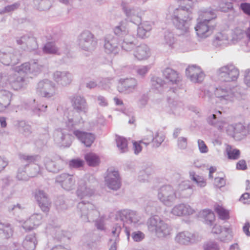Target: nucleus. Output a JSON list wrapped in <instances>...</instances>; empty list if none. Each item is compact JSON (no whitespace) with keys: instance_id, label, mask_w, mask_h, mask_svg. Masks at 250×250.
I'll list each match as a JSON object with an SVG mask.
<instances>
[{"instance_id":"nucleus-1","label":"nucleus","mask_w":250,"mask_h":250,"mask_svg":"<svg viewBox=\"0 0 250 250\" xmlns=\"http://www.w3.org/2000/svg\"><path fill=\"white\" fill-rule=\"evenodd\" d=\"M69 118L65 122V127L58 128L54 134V140L62 146L69 147L74 140L72 134L86 147H90L95 139V135L91 133L83 131L76 128L80 120Z\"/></svg>"},{"instance_id":"nucleus-2","label":"nucleus","mask_w":250,"mask_h":250,"mask_svg":"<svg viewBox=\"0 0 250 250\" xmlns=\"http://www.w3.org/2000/svg\"><path fill=\"white\" fill-rule=\"evenodd\" d=\"M168 9L173 24L181 32V35H185L188 40L190 39L188 22L191 19L190 5L188 7L181 6L175 9L170 7Z\"/></svg>"},{"instance_id":"nucleus-3","label":"nucleus","mask_w":250,"mask_h":250,"mask_svg":"<svg viewBox=\"0 0 250 250\" xmlns=\"http://www.w3.org/2000/svg\"><path fill=\"white\" fill-rule=\"evenodd\" d=\"M18 66L13 68L8 74L0 73V86L2 87L9 84L15 90L23 88L26 84L25 75L23 72L18 71Z\"/></svg>"},{"instance_id":"nucleus-4","label":"nucleus","mask_w":250,"mask_h":250,"mask_svg":"<svg viewBox=\"0 0 250 250\" xmlns=\"http://www.w3.org/2000/svg\"><path fill=\"white\" fill-rule=\"evenodd\" d=\"M147 229L159 239L169 237L172 230L171 227L159 216L155 215L148 219L146 222Z\"/></svg>"},{"instance_id":"nucleus-5","label":"nucleus","mask_w":250,"mask_h":250,"mask_svg":"<svg viewBox=\"0 0 250 250\" xmlns=\"http://www.w3.org/2000/svg\"><path fill=\"white\" fill-rule=\"evenodd\" d=\"M114 34L120 38L121 46L125 51H130L136 46L135 38L129 34L126 22L122 21L114 29Z\"/></svg>"},{"instance_id":"nucleus-6","label":"nucleus","mask_w":250,"mask_h":250,"mask_svg":"<svg viewBox=\"0 0 250 250\" xmlns=\"http://www.w3.org/2000/svg\"><path fill=\"white\" fill-rule=\"evenodd\" d=\"M238 90H240L239 87H236L232 89L229 84H221L215 88L214 93L221 102L227 103L239 97V96L241 95V93L240 91L238 92Z\"/></svg>"},{"instance_id":"nucleus-7","label":"nucleus","mask_w":250,"mask_h":250,"mask_svg":"<svg viewBox=\"0 0 250 250\" xmlns=\"http://www.w3.org/2000/svg\"><path fill=\"white\" fill-rule=\"evenodd\" d=\"M78 212L83 222L94 221L100 216V212L96 206L88 201H82L77 205Z\"/></svg>"},{"instance_id":"nucleus-8","label":"nucleus","mask_w":250,"mask_h":250,"mask_svg":"<svg viewBox=\"0 0 250 250\" xmlns=\"http://www.w3.org/2000/svg\"><path fill=\"white\" fill-rule=\"evenodd\" d=\"M216 75L221 81L233 82L238 79L239 71L235 65L232 63H229L217 69Z\"/></svg>"},{"instance_id":"nucleus-9","label":"nucleus","mask_w":250,"mask_h":250,"mask_svg":"<svg viewBox=\"0 0 250 250\" xmlns=\"http://www.w3.org/2000/svg\"><path fill=\"white\" fill-rule=\"evenodd\" d=\"M158 199L165 206H171L177 199V191L170 185L162 186L158 191Z\"/></svg>"},{"instance_id":"nucleus-10","label":"nucleus","mask_w":250,"mask_h":250,"mask_svg":"<svg viewBox=\"0 0 250 250\" xmlns=\"http://www.w3.org/2000/svg\"><path fill=\"white\" fill-rule=\"evenodd\" d=\"M77 42L80 48L87 51L93 50L97 44L94 35L88 30L83 31L79 36Z\"/></svg>"},{"instance_id":"nucleus-11","label":"nucleus","mask_w":250,"mask_h":250,"mask_svg":"<svg viewBox=\"0 0 250 250\" xmlns=\"http://www.w3.org/2000/svg\"><path fill=\"white\" fill-rule=\"evenodd\" d=\"M44 65L41 61L33 59L19 66L18 71L23 72L26 75L29 73L37 75L42 71Z\"/></svg>"},{"instance_id":"nucleus-12","label":"nucleus","mask_w":250,"mask_h":250,"mask_svg":"<svg viewBox=\"0 0 250 250\" xmlns=\"http://www.w3.org/2000/svg\"><path fill=\"white\" fill-rule=\"evenodd\" d=\"M37 93L45 98L53 97L56 93L55 84L47 79L40 81L37 85Z\"/></svg>"},{"instance_id":"nucleus-13","label":"nucleus","mask_w":250,"mask_h":250,"mask_svg":"<svg viewBox=\"0 0 250 250\" xmlns=\"http://www.w3.org/2000/svg\"><path fill=\"white\" fill-rule=\"evenodd\" d=\"M94 193V188L89 182V180L85 178L79 180L76 191L77 196L80 199L86 196H91Z\"/></svg>"},{"instance_id":"nucleus-14","label":"nucleus","mask_w":250,"mask_h":250,"mask_svg":"<svg viewBox=\"0 0 250 250\" xmlns=\"http://www.w3.org/2000/svg\"><path fill=\"white\" fill-rule=\"evenodd\" d=\"M216 26V23L210 24L201 21H198L195 27L197 35L200 38L205 39L210 36Z\"/></svg>"},{"instance_id":"nucleus-15","label":"nucleus","mask_w":250,"mask_h":250,"mask_svg":"<svg viewBox=\"0 0 250 250\" xmlns=\"http://www.w3.org/2000/svg\"><path fill=\"white\" fill-rule=\"evenodd\" d=\"M19 61L18 52L12 48L0 52V62L5 65H14Z\"/></svg>"},{"instance_id":"nucleus-16","label":"nucleus","mask_w":250,"mask_h":250,"mask_svg":"<svg viewBox=\"0 0 250 250\" xmlns=\"http://www.w3.org/2000/svg\"><path fill=\"white\" fill-rule=\"evenodd\" d=\"M123 10L130 21L136 25H139L142 21V16L144 11L137 7L124 6Z\"/></svg>"},{"instance_id":"nucleus-17","label":"nucleus","mask_w":250,"mask_h":250,"mask_svg":"<svg viewBox=\"0 0 250 250\" xmlns=\"http://www.w3.org/2000/svg\"><path fill=\"white\" fill-rule=\"evenodd\" d=\"M105 182L107 187L110 189L118 190L121 185L118 171L108 169L106 176L105 177Z\"/></svg>"},{"instance_id":"nucleus-18","label":"nucleus","mask_w":250,"mask_h":250,"mask_svg":"<svg viewBox=\"0 0 250 250\" xmlns=\"http://www.w3.org/2000/svg\"><path fill=\"white\" fill-rule=\"evenodd\" d=\"M34 197L42 210L48 212L51 205L48 195L41 189H37L34 192Z\"/></svg>"},{"instance_id":"nucleus-19","label":"nucleus","mask_w":250,"mask_h":250,"mask_svg":"<svg viewBox=\"0 0 250 250\" xmlns=\"http://www.w3.org/2000/svg\"><path fill=\"white\" fill-rule=\"evenodd\" d=\"M187 76L193 83H201L205 77L204 72L195 64L189 65L186 70Z\"/></svg>"},{"instance_id":"nucleus-20","label":"nucleus","mask_w":250,"mask_h":250,"mask_svg":"<svg viewBox=\"0 0 250 250\" xmlns=\"http://www.w3.org/2000/svg\"><path fill=\"white\" fill-rule=\"evenodd\" d=\"M137 81L135 78L121 79L118 86V91L120 92L130 93L137 88Z\"/></svg>"},{"instance_id":"nucleus-21","label":"nucleus","mask_w":250,"mask_h":250,"mask_svg":"<svg viewBox=\"0 0 250 250\" xmlns=\"http://www.w3.org/2000/svg\"><path fill=\"white\" fill-rule=\"evenodd\" d=\"M56 181L66 190L69 191L75 188L76 180L73 175L62 173L57 176Z\"/></svg>"},{"instance_id":"nucleus-22","label":"nucleus","mask_w":250,"mask_h":250,"mask_svg":"<svg viewBox=\"0 0 250 250\" xmlns=\"http://www.w3.org/2000/svg\"><path fill=\"white\" fill-rule=\"evenodd\" d=\"M43 51L46 54L61 55L63 53L66 54L68 48L64 43L62 45H60L54 42H48L44 45Z\"/></svg>"},{"instance_id":"nucleus-23","label":"nucleus","mask_w":250,"mask_h":250,"mask_svg":"<svg viewBox=\"0 0 250 250\" xmlns=\"http://www.w3.org/2000/svg\"><path fill=\"white\" fill-rule=\"evenodd\" d=\"M104 51L108 54L116 55L118 53L120 49L117 37L112 35H107L104 39Z\"/></svg>"},{"instance_id":"nucleus-24","label":"nucleus","mask_w":250,"mask_h":250,"mask_svg":"<svg viewBox=\"0 0 250 250\" xmlns=\"http://www.w3.org/2000/svg\"><path fill=\"white\" fill-rule=\"evenodd\" d=\"M53 79L58 84L65 86L71 83L73 75L67 71H56L53 74Z\"/></svg>"},{"instance_id":"nucleus-25","label":"nucleus","mask_w":250,"mask_h":250,"mask_svg":"<svg viewBox=\"0 0 250 250\" xmlns=\"http://www.w3.org/2000/svg\"><path fill=\"white\" fill-rule=\"evenodd\" d=\"M73 108L78 113L86 114L88 110V106L84 97L80 95H75L71 99Z\"/></svg>"},{"instance_id":"nucleus-26","label":"nucleus","mask_w":250,"mask_h":250,"mask_svg":"<svg viewBox=\"0 0 250 250\" xmlns=\"http://www.w3.org/2000/svg\"><path fill=\"white\" fill-rule=\"evenodd\" d=\"M195 210L189 205L187 204H179L172 208L170 212L172 214L177 216H187L192 214Z\"/></svg>"},{"instance_id":"nucleus-27","label":"nucleus","mask_w":250,"mask_h":250,"mask_svg":"<svg viewBox=\"0 0 250 250\" xmlns=\"http://www.w3.org/2000/svg\"><path fill=\"white\" fill-rule=\"evenodd\" d=\"M118 214L121 220L130 223H137L141 218L136 211L130 209L122 210L119 212Z\"/></svg>"},{"instance_id":"nucleus-28","label":"nucleus","mask_w":250,"mask_h":250,"mask_svg":"<svg viewBox=\"0 0 250 250\" xmlns=\"http://www.w3.org/2000/svg\"><path fill=\"white\" fill-rule=\"evenodd\" d=\"M212 232L214 234H220L222 232V234L219 238L222 242H228L232 239L231 230L229 228H222L221 226L215 225L212 229Z\"/></svg>"},{"instance_id":"nucleus-29","label":"nucleus","mask_w":250,"mask_h":250,"mask_svg":"<svg viewBox=\"0 0 250 250\" xmlns=\"http://www.w3.org/2000/svg\"><path fill=\"white\" fill-rule=\"evenodd\" d=\"M198 14L199 17L197 21H201L210 24L211 22L213 23H216L215 19L217 17V15L215 11L210 8L200 10Z\"/></svg>"},{"instance_id":"nucleus-30","label":"nucleus","mask_w":250,"mask_h":250,"mask_svg":"<svg viewBox=\"0 0 250 250\" xmlns=\"http://www.w3.org/2000/svg\"><path fill=\"white\" fill-rule=\"evenodd\" d=\"M176 191L177 199L187 198L192 194L193 190L188 181H184L179 185Z\"/></svg>"},{"instance_id":"nucleus-31","label":"nucleus","mask_w":250,"mask_h":250,"mask_svg":"<svg viewBox=\"0 0 250 250\" xmlns=\"http://www.w3.org/2000/svg\"><path fill=\"white\" fill-rule=\"evenodd\" d=\"M134 57L138 60L147 59L150 56V51L148 46L145 44L136 46L133 51Z\"/></svg>"},{"instance_id":"nucleus-32","label":"nucleus","mask_w":250,"mask_h":250,"mask_svg":"<svg viewBox=\"0 0 250 250\" xmlns=\"http://www.w3.org/2000/svg\"><path fill=\"white\" fill-rule=\"evenodd\" d=\"M163 75L166 80V83L170 84H177L180 81L178 72L169 67H167L163 71Z\"/></svg>"},{"instance_id":"nucleus-33","label":"nucleus","mask_w":250,"mask_h":250,"mask_svg":"<svg viewBox=\"0 0 250 250\" xmlns=\"http://www.w3.org/2000/svg\"><path fill=\"white\" fill-rule=\"evenodd\" d=\"M44 163L46 169L49 172L57 173L63 168V162L61 160L54 161L49 157H45Z\"/></svg>"},{"instance_id":"nucleus-34","label":"nucleus","mask_w":250,"mask_h":250,"mask_svg":"<svg viewBox=\"0 0 250 250\" xmlns=\"http://www.w3.org/2000/svg\"><path fill=\"white\" fill-rule=\"evenodd\" d=\"M12 93L4 89H0V112H2L10 105Z\"/></svg>"},{"instance_id":"nucleus-35","label":"nucleus","mask_w":250,"mask_h":250,"mask_svg":"<svg viewBox=\"0 0 250 250\" xmlns=\"http://www.w3.org/2000/svg\"><path fill=\"white\" fill-rule=\"evenodd\" d=\"M194 237V234L188 231L179 232L175 237V241L180 245H188L191 243Z\"/></svg>"},{"instance_id":"nucleus-36","label":"nucleus","mask_w":250,"mask_h":250,"mask_svg":"<svg viewBox=\"0 0 250 250\" xmlns=\"http://www.w3.org/2000/svg\"><path fill=\"white\" fill-rule=\"evenodd\" d=\"M229 44V36L225 32L217 33L214 36L213 44L216 47H225Z\"/></svg>"},{"instance_id":"nucleus-37","label":"nucleus","mask_w":250,"mask_h":250,"mask_svg":"<svg viewBox=\"0 0 250 250\" xmlns=\"http://www.w3.org/2000/svg\"><path fill=\"white\" fill-rule=\"evenodd\" d=\"M13 228L8 223H0V240L8 239L13 234Z\"/></svg>"},{"instance_id":"nucleus-38","label":"nucleus","mask_w":250,"mask_h":250,"mask_svg":"<svg viewBox=\"0 0 250 250\" xmlns=\"http://www.w3.org/2000/svg\"><path fill=\"white\" fill-rule=\"evenodd\" d=\"M37 244L35 233L26 235L22 242V247L25 250H34Z\"/></svg>"},{"instance_id":"nucleus-39","label":"nucleus","mask_w":250,"mask_h":250,"mask_svg":"<svg viewBox=\"0 0 250 250\" xmlns=\"http://www.w3.org/2000/svg\"><path fill=\"white\" fill-rule=\"evenodd\" d=\"M2 195L5 198H10L13 194V190L10 186L13 181L10 177H6L2 179Z\"/></svg>"},{"instance_id":"nucleus-40","label":"nucleus","mask_w":250,"mask_h":250,"mask_svg":"<svg viewBox=\"0 0 250 250\" xmlns=\"http://www.w3.org/2000/svg\"><path fill=\"white\" fill-rule=\"evenodd\" d=\"M137 29V35L141 38H146L150 35V31L151 30V26L147 21L140 23Z\"/></svg>"},{"instance_id":"nucleus-41","label":"nucleus","mask_w":250,"mask_h":250,"mask_svg":"<svg viewBox=\"0 0 250 250\" xmlns=\"http://www.w3.org/2000/svg\"><path fill=\"white\" fill-rule=\"evenodd\" d=\"M163 44L170 49L175 47L176 44V39L174 34L168 31H167L164 33Z\"/></svg>"},{"instance_id":"nucleus-42","label":"nucleus","mask_w":250,"mask_h":250,"mask_svg":"<svg viewBox=\"0 0 250 250\" xmlns=\"http://www.w3.org/2000/svg\"><path fill=\"white\" fill-rule=\"evenodd\" d=\"M231 37V41L233 43L237 42L245 38H246V31L238 27L235 28L232 31Z\"/></svg>"},{"instance_id":"nucleus-43","label":"nucleus","mask_w":250,"mask_h":250,"mask_svg":"<svg viewBox=\"0 0 250 250\" xmlns=\"http://www.w3.org/2000/svg\"><path fill=\"white\" fill-rule=\"evenodd\" d=\"M170 99H168L170 110L168 112L169 114H173L175 115H179L183 109L182 103L177 101H173L170 102Z\"/></svg>"},{"instance_id":"nucleus-44","label":"nucleus","mask_w":250,"mask_h":250,"mask_svg":"<svg viewBox=\"0 0 250 250\" xmlns=\"http://www.w3.org/2000/svg\"><path fill=\"white\" fill-rule=\"evenodd\" d=\"M216 119V115L212 114L209 116L207 119L208 122L210 125H213L219 130H222L223 129L225 126L227 125L226 122L223 120L222 119L218 122H214V120Z\"/></svg>"},{"instance_id":"nucleus-45","label":"nucleus","mask_w":250,"mask_h":250,"mask_svg":"<svg viewBox=\"0 0 250 250\" xmlns=\"http://www.w3.org/2000/svg\"><path fill=\"white\" fill-rule=\"evenodd\" d=\"M154 169L152 166L146 167L145 169L140 171L139 174V180L142 182L147 181L148 176L154 173Z\"/></svg>"},{"instance_id":"nucleus-46","label":"nucleus","mask_w":250,"mask_h":250,"mask_svg":"<svg viewBox=\"0 0 250 250\" xmlns=\"http://www.w3.org/2000/svg\"><path fill=\"white\" fill-rule=\"evenodd\" d=\"M84 159L87 165L91 167H95L99 163L98 156L94 153H88L85 155Z\"/></svg>"},{"instance_id":"nucleus-47","label":"nucleus","mask_w":250,"mask_h":250,"mask_svg":"<svg viewBox=\"0 0 250 250\" xmlns=\"http://www.w3.org/2000/svg\"><path fill=\"white\" fill-rule=\"evenodd\" d=\"M116 140L117 146L121 153H125L128 151L127 141L125 138L118 136Z\"/></svg>"},{"instance_id":"nucleus-48","label":"nucleus","mask_w":250,"mask_h":250,"mask_svg":"<svg viewBox=\"0 0 250 250\" xmlns=\"http://www.w3.org/2000/svg\"><path fill=\"white\" fill-rule=\"evenodd\" d=\"M202 215L204 218L205 223L211 226L215 219L214 213L210 210L205 209L202 212Z\"/></svg>"},{"instance_id":"nucleus-49","label":"nucleus","mask_w":250,"mask_h":250,"mask_svg":"<svg viewBox=\"0 0 250 250\" xmlns=\"http://www.w3.org/2000/svg\"><path fill=\"white\" fill-rule=\"evenodd\" d=\"M226 152L229 159L237 160L240 157V150L229 145H228L226 147Z\"/></svg>"},{"instance_id":"nucleus-50","label":"nucleus","mask_w":250,"mask_h":250,"mask_svg":"<svg viewBox=\"0 0 250 250\" xmlns=\"http://www.w3.org/2000/svg\"><path fill=\"white\" fill-rule=\"evenodd\" d=\"M85 85L87 88L90 89L95 88L98 86L104 89H106L109 87L108 84L105 83V80L100 81L99 84L95 81H89L86 83Z\"/></svg>"},{"instance_id":"nucleus-51","label":"nucleus","mask_w":250,"mask_h":250,"mask_svg":"<svg viewBox=\"0 0 250 250\" xmlns=\"http://www.w3.org/2000/svg\"><path fill=\"white\" fill-rule=\"evenodd\" d=\"M189 175L191 179L195 182L198 186L201 188L206 186V182L203 177L196 175L194 171H190L189 172Z\"/></svg>"},{"instance_id":"nucleus-52","label":"nucleus","mask_w":250,"mask_h":250,"mask_svg":"<svg viewBox=\"0 0 250 250\" xmlns=\"http://www.w3.org/2000/svg\"><path fill=\"white\" fill-rule=\"evenodd\" d=\"M38 48V44L37 43L36 39L33 36H30L25 46H23L22 48L24 50L27 49L28 51H31L36 50Z\"/></svg>"},{"instance_id":"nucleus-53","label":"nucleus","mask_w":250,"mask_h":250,"mask_svg":"<svg viewBox=\"0 0 250 250\" xmlns=\"http://www.w3.org/2000/svg\"><path fill=\"white\" fill-rule=\"evenodd\" d=\"M215 211L218 214L219 218L222 220H226L229 218V212L222 206L216 205L215 207Z\"/></svg>"},{"instance_id":"nucleus-54","label":"nucleus","mask_w":250,"mask_h":250,"mask_svg":"<svg viewBox=\"0 0 250 250\" xmlns=\"http://www.w3.org/2000/svg\"><path fill=\"white\" fill-rule=\"evenodd\" d=\"M19 130L24 135H29L31 133V127L26 124L25 121H21L18 123Z\"/></svg>"},{"instance_id":"nucleus-55","label":"nucleus","mask_w":250,"mask_h":250,"mask_svg":"<svg viewBox=\"0 0 250 250\" xmlns=\"http://www.w3.org/2000/svg\"><path fill=\"white\" fill-rule=\"evenodd\" d=\"M19 158L21 161H24L28 163L25 165V167L28 166L30 163H34L37 161L38 155H29L26 154H20Z\"/></svg>"},{"instance_id":"nucleus-56","label":"nucleus","mask_w":250,"mask_h":250,"mask_svg":"<svg viewBox=\"0 0 250 250\" xmlns=\"http://www.w3.org/2000/svg\"><path fill=\"white\" fill-rule=\"evenodd\" d=\"M165 140V136L163 134H160L157 132L155 135L153 134L152 144L153 146L155 147H158L160 146L161 144L164 142Z\"/></svg>"},{"instance_id":"nucleus-57","label":"nucleus","mask_w":250,"mask_h":250,"mask_svg":"<svg viewBox=\"0 0 250 250\" xmlns=\"http://www.w3.org/2000/svg\"><path fill=\"white\" fill-rule=\"evenodd\" d=\"M151 85L155 89H158L163 87L166 84L165 81L161 78L158 77H153L151 80Z\"/></svg>"},{"instance_id":"nucleus-58","label":"nucleus","mask_w":250,"mask_h":250,"mask_svg":"<svg viewBox=\"0 0 250 250\" xmlns=\"http://www.w3.org/2000/svg\"><path fill=\"white\" fill-rule=\"evenodd\" d=\"M21 5L20 2H16L10 5H8L0 11V14H4L6 13L12 12L19 8Z\"/></svg>"},{"instance_id":"nucleus-59","label":"nucleus","mask_w":250,"mask_h":250,"mask_svg":"<svg viewBox=\"0 0 250 250\" xmlns=\"http://www.w3.org/2000/svg\"><path fill=\"white\" fill-rule=\"evenodd\" d=\"M38 3L39 9L41 10H46L50 8L51 3L49 0H34Z\"/></svg>"},{"instance_id":"nucleus-60","label":"nucleus","mask_w":250,"mask_h":250,"mask_svg":"<svg viewBox=\"0 0 250 250\" xmlns=\"http://www.w3.org/2000/svg\"><path fill=\"white\" fill-rule=\"evenodd\" d=\"M232 3L228 2L220 1L218 6L219 10L223 12H227L229 10L232 9Z\"/></svg>"},{"instance_id":"nucleus-61","label":"nucleus","mask_w":250,"mask_h":250,"mask_svg":"<svg viewBox=\"0 0 250 250\" xmlns=\"http://www.w3.org/2000/svg\"><path fill=\"white\" fill-rule=\"evenodd\" d=\"M69 235L70 234L68 232L63 231L60 229H58L57 230H56L55 237L56 239L61 241L63 240L65 238H66L67 239H69Z\"/></svg>"},{"instance_id":"nucleus-62","label":"nucleus","mask_w":250,"mask_h":250,"mask_svg":"<svg viewBox=\"0 0 250 250\" xmlns=\"http://www.w3.org/2000/svg\"><path fill=\"white\" fill-rule=\"evenodd\" d=\"M131 236L134 241L139 242L145 239V234L141 231H136L133 232Z\"/></svg>"},{"instance_id":"nucleus-63","label":"nucleus","mask_w":250,"mask_h":250,"mask_svg":"<svg viewBox=\"0 0 250 250\" xmlns=\"http://www.w3.org/2000/svg\"><path fill=\"white\" fill-rule=\"evenodd\" d=\"M245 127L241 123L235 124V138L240 137V134H244Z\"/></svg>"},{"instance_id":"nucleus-64","label":"nucleus","mask_w":250,"mask_h":250,"mask_svg":"<svg viewBox=\"0 0 250 250\" xmlns=\"http://www.w3.org/2000/svg\"><path fill=\"white\" fill-rule=\"evenodd\" d=\"M204 250H220V247L216 242L209 241L204 245Z\"/></svg>"}]
</instances>
